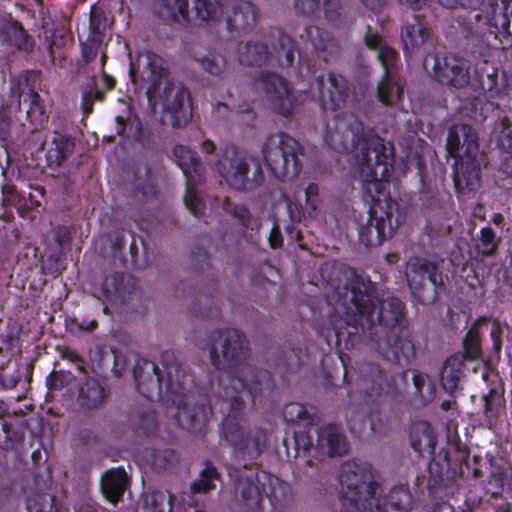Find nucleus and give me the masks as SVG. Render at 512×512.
<instances>
[{
	"label": "nucleus",
	"instance_id": "obj_1",
	"mask_svg": "<svg viewBox=\"0 0 512 512\" xmlns=\"http://www.w3.org/2000/svg\"><path fill=\"white\" fill-rule=\"evenodd\" d=\"M328 300L334 304L333 325L337 338L346 330L349 336L377 341V347L387 352L389 345L382 338L394 334L404 320V304L396 297L380 300L376 284L365 274L346 266L332 267L328 280Z\"/></svg>",
	"mask_w": 512,
	"mask_h": 512
},
{
	"label": "nucleus",
	"instance_id": "obj_2",
	"mask_svg": "<svg viewBox=\"0 0 512 512\" xmlns=\"http://www.w3.org/2000/svg\"><path fill=\"white\" fill-rule=\"evenodd\" d=\"M134 379L144 397L152 401L166 399L177 407V419L183 429L191 432L202 429L209 410L204 404L190 407L185 394L188 376L173 351L161 354L160 366L149 360L138 361Z\"/></svg>",
	"mask_w": 512,
	"mask_h": 512
},
{
	"label": "nucleus",
	"instance_id": "obj_3",
	"mask_svg": "<svg viewBox=\"0 0 512 512\" xmlns=\"http://www.w3.org/2000/svg\"><path fill=\"white\" fill-rule=\"evenodd\" d=\"M205 348L209 352L212 365L228 373V383L222 388L221 399L228 388H233L236 395H245L252 403L258 394L273 388L271 374L248 362V341L239 330L223 329L211 332Z\"/></svg>",
	"mask_w": 512,
	"mask_h": 512
},
{
	"label": "nucleus",
	"instance_id": "obj_4",
	"mask_svg": "<svg viewBox=\"0 0 512 512\" xmlns=\"http://www.w3.org/2000/svg\"><path fill=\"white\" fill-rule=\"evenodd\" d=\"M324 141L340 153L354 149V168L363 182L382 181L393 168V145L372 132L365 133L363 124L352 114L337 119L333 131L325 132Z\"/></svg>",
	"mask_w": 512,
	"mask_h": 512
},
{
	"label": "nucleus",
	"instance_id": "obj_5",
	"mask_svg": "<svg viewBox=\"0 0 512 512\" xmlns=\"http://www.w3.org/2000/svg\"><path fill=\"white\" fill-rule=\"evenodd\" d=\"M251 403L245 395H236L228 388L221 400V412L225 415L222 423V435L233 448L236 457L254 460L267 447L266 431L259 427H246L243 411Z\"/></svg>",
	"mask_w": 512,
	"mask_h": 512
},
{
	"label": "nucleus",
	"instance_id": "obj_6",
	"mask_svg": "<svg viewBox=\"0 0 512 512\" xmlns=\"http://www.w3.org/2000/svg\"><path fill=\"white\" fill-rule=\"evenodd\" d=\"M339 481L342 505L350 512H376L382 486L379 476L368 463L348 461L341 465Z\"/></svg>",
	"mask_w": 512,
	"mask_h": 512
},
{
	"label": "nucleus",
	"instance_id": "obj_7",
	"mask_svg": "<svg viewBox=\"0 0 512 512\" xmlns=\"http://www.w3.org/2000/svg\"><path fill=\"white\" fill-rule=\"evenodd\" d=\"M228 0H151V12L164 24L187 26L218 21Z\"/></svg>",
	"mask_w": 512,
	"mask_h": 512
},
{
	"label": "nucleus",
	"instance_id": "obj_8",
	"mask_svg": "<svg viewBox=\"0 0 512 512\" xmlns=\"http://www.w3.org/2000/svg\"><path fill=\"white\" fill-rule=\"evenodd\" d=\"M212 168L234 190L250 192L265 180L260 164L248 153L234 145L221 147Z\"/></svg>",
	"mask_w": 512,
	"mask_h": 512
},
{
	"label": "nucleus",
	"instance_id": "obj_9",
	"mask_svg": "<svg viewBox=\"0 0 512 512\" xmlns=\"http://www.w3.org/2000/svg\"><path fill=\"white\" fill-rule=\"evenodd\" d=\"M261 154L270 173L278 180L295 178L301 171L303 156L301 144L286 133L278 132L267 136L262 144Z\"/></svg>",
	"mask_w": 512,
	"mask_h": 512
},
{
	"label": "nucleus",
	"instance_id": "obj_10",
	"mask_svg": "<svg viewBox=\"0 0 512 512\" xmlns=\"http://www.w3.org/2000/svg\"><path fill=\"white\" fill-rule=\"evenodd\" d=\"M405 277L411 296L423 305L435 303L445 287L442 271L435 262L426 258H409Z\"/></svg>",
	"mask_w": 512,
	"mask_h": 512
},
{
	"label": "nucleus",
	"instance_id": "obj_11",
	"mask_svg": "<svg viewBox=\"0 0 512 512\" xmlns=\"http://www.w3.org/2000/svg\"><path fill=\"white\" fill-rule=\"evenodd\" d=\"M402 220L394 200L377 199L368 212L367 222L359 225V239L366 247L378 246L393 235Z\"/></svg>",
	"mask_w": 512,
	"mask_h": 512
},
{
	"label": "nucleus",
	"instance_id": "obj_12",
	"mask_svg": "<svg viewBox=\"0 0 512 512\" xmlns=\"http://www.w3.org/2000/svg\"><path fill=\"white\" fill-rule=\"evenodd\" d=\"M129 75L135 91L145 90L146 96L171 79L168 63L149 50L140 51L131 59Z\"/></svg>",
	"mask_w": 512,
	"mask_h": 512
},
{
	"label": "nucleus",
	"instance_id": "obj_13",
	"mask_svg": "<svg viewBox=\"0 0 512 512\" xmlns=\"http://www.w3.org/2000/svg\"><path fill=\"white\" fill-rule=\"evenodd\" d=\"M147 99L152 106L160 104L170 114L171 124L175 128L185 126L192 117L190 94L173 79L158 87L154 94L147 95Z\"/></svg>",
	"mask_w": 512,
	"mask_h": 512
},
{
	"label": "nucleus",
	"instance_id": "obj_14",
	"mask_svg": "<svg viewBox=\"0 0 512 512\" xmlns=\"http://www.w3.org/2000/svg\"><path fill=\"white\" fill-rule=\"evenodd\" d=\"M173 156L187 180V190L184 196L185 206L193 216L199 218L204 214L205 206L193 187L203 181L204 165L198 154L185 145H176L173 148Z\"/></svg>",
	"mask_w": 512,
	"mask_h": 512
},
{
	"label": "nucleus",
	"instance_id": "obj_15",
	"mask_svg": "<svg viewBox=\"0 0 512 512\" xmlns=\"http://www.w3.org/2000/svg\"><path fill=\"white\" fill-rule=\"evenodd\" d=\"M423 66L426 71H431L433 78L442 85L461 89L469 84V65L465 59L454 55L428 54Z\"/></svg>",
	"mask_w": 512,
	"mask_h": 512
},
{
	"label": "nucleus",
	"instance_id": "obj_16",
	"mask_svg": "<svg viewBox=\"0 0 512 512\" xmlns=\"http://www.w3.org/2000/svg\"><path fill=\"white\" fill-rule=\"evenodd\" d=\"M360 391L368 397L367 402H373L383 395L401 394L407 385V373L401 372L390 378L386 377L383 370L376 364H365L360 369Z\"/></svg>",
	"mask_w": 512,
	"mask_h": 512
},
{
	"label": "nucleus",
	"instance_id": "obj_17",
	"mask_svg": "<svg viewBox=\"0 0 512 512\" xmlns=\"http://www.w3.org/2000/svg\"><path fill=\"white\" fill-rule=\"evenodd\" d=\"M253 85L265 94L271 108L278 114L286 117L292 114L295 98L285 78L270 71H260L255 74Z\"/></svg>",
	"mask_w": 512,
	"mask_h": 512
},
{
	"label": "nucleus",
	"instance_id": "obj_18",
	"mask_svg": "<svg viewBox=\"0 0 512 512\" xmlns=\"http://www.w3.org/2000/svg\"><path fill=\"white\" fill-rule=\"evenodd\" d=\"M234 501L246 512H259L263 504L262 472L247 475L239 472L232 489Z\"/></svg>",
	"mask_w": 512,
	"mask_h": 512
},
{
	"label": "nucleus",
	"instance_id": "obj_19",
	"mask_svg": "<svg viewBox=\"0 0 512 512\" xmlns=\"http://www.w3.org/2000/svg\"><path fill=\"white\" fill-rule=\"evenodd\" d=\"M446 149L454 159L480 157L478 135L468 124L453 125L448 132Z\"/></svg>",
	"mask_w": 512,
	"mask_h": 512
},
{
	"label": "nucleus",
	"instance_id": "obj_20",
	"mask_svg": "<svg viewBox=\"0 0 512 512\" xmlns=\"http://www.w3.org/2000/svg\"><path fill=\"white\" fill-rule=\"evenodd\" d=\"M315 86L323 109L336 111L345 104L349 88L346 79L341 75L329 73L327 83L323 77H318Z\"/></svg>",
	"mask_w": 512,
	"mask_h": 512
},
{
	"label": "nucleus",
	"instance_id": "obj_21",
	"mask_svg": "<svg viewBox=\"0 0 512 512\" xmlns=\"http://www.w3.org/2000/svg\"><path fill=\"white\" fill-rule=\"evenodd\" d=\"M396 59V52L393 49H383L380 52V61L385 71L384 79L378 85V99L387 106L394 105L403 94V87L392 67Z\"/></svg>",
	"mask_w": 512,
	"mask_h": 512
},
{
	"label": "nucleus",
	"instance_id": "obj_22",
	"mask_svg": "<svg viewBox=\"0 0 512 512\" xmlns=\"http://www.w3.org/2000/svg\"><path fill=\"white\" fill-rule=\"evenodd\" d=\"M465 362L466 355L457 353L448 357L441 367L440 385L450 396L455 397L463 390V381L466 377Z\"/></svg>",
	"mask_w": 512,
	"mask_h": 512
},
{
	"label": "nucleus",
	"instance_id": "obj_23",
	"mask_svg": "<svg viewBox=\"0 0 512 512\" xmlns=\"http://www.w3.org/2000/svg\"><path fill=\"white\" fill-rule=\"evenodd\" d=\"M317 439L315 449L332 456H342L348 452V441L342 428L334 423H329L316 430Z\"/></svg>",
	"mask_w": 512,
	"mask_h": 512
},
{
	"label": "nucleus",
	"instance_id": "obj_24",
	"mask_svg": "<svg viewBox=\"0 0 512 512\" xmlns=\"http://www.w3.org/2000/svg\"><path fill=\"white\" fill-rule=\"evenodd\" d=\"M431 39V30L419 17L407 21L401 31L404 53L413 56Z\"/></svg>",
	"mask_w": 512,
	"mask_h": 512
},
{
	"label": "nucleus",
	"instance_id": "obj_25",
	"mask_svg": "<svg viewBox=\"0 0 512 512\" xmlns=\"http://www.w3.org/2000/svg\"><path fill=\"white\" fill-rule=\"evenodd\" d=\"M480 182L479 157L455 159L454 183L460 193L475 190Z\"/></svg>",
	"mask_w": 512,
	"mask_h": 512
},
{
	"label": "nucleus",
	"instance_id": "obj_26",
	"mask_svg": "<svg viewBox=\"0 0 512 512\" xmlns=\"http://www.w3.org/2000/svg\"><path fill=\"white\" fill-rule=\"evenodd\" d=\"M386 341L389 345L387 352L381 351L380 348L377 347V341L368 345L383 357L397 362H401L402 360L408 362L415 356V347L408 335L397 334L396 331H394V334L382 338V342Z\"/></svg>",
	"mask_w": 512,
	"mask_h": 512
},
{
	"label": "nucleus",
	"instance_id": "obj_27",
	"mask_svg": "<svg viewBox=\"0 0 512 512\" xmlns=\"http://www.w3.org/2000/svg\"><path fill=\"white\" fill-rule=\"evenodd\" d=\"M263 492L276 510H283L293 501V490L289 483L274 475L262 472Z\"/></svg>",
	"mask_w": 512,
	"mask_h": 512
},
{
	"label": "nucleus",
	"instance_id": "obj_28",
	"mask_svg": "<svg viewBox=\"0 0 512 512\" xmlns=\"http://www.w3.org/2000/svg\"><path fill=\"white\" fill-rule=\"evenodd\" d=\"M107 398L108 392L98 379L85 377L79 383L77 402L81 409H96L102 406Z\"/></svg>",
	"mask_w": 512,
	"mask_h": 512
},
{
	"label": "nucleus",
	"instance_id": "obj_29",
	"mask_svg": "<svg viewBox=\"0 0 512 512\" xmlns=\"http://www.w3.org/2000/svg\"><path fill=\"white\" fill-rule=\"evenodd\" d=\"M127 129L128 137H131L135 141L141 144L150 142L151 134L149 130L142 126L141 121L129 106H125L115 117L116 134L121 136Z\"/></svg>",
	"mask_w": 512,
	"mask_h": 512
},
{
	"label": "nucleus",
	"instance_id": "obj_30",
	"mask_svg": "<svg viewBox=\"0 0 512 512\" xmlns=\"http://www.w3.org/2000/svg\"><path fill=\"white\" fill-rule=\"evenodd\" d=\"M129 486V477L124 468L107 470L101 477V491L111 503L119 502Z\"/></svg>",
	"mask_w": 512,
	"mask_h": 512
},
{
	"label": "nucleus",
	"instance_id": "obj_31",
	"mask_svg": "<svg viewBox=\"0 0 512 512\" xmlns=\"http://www.w3.org/2000/svg\"><path fill=\"white\" fill-rule=\"evenodd\" d=\"M301 38L310 42L313 49L324 61H329L331 57L336 56L339 52V46L336 40L332 38L327 31L317 26L307 27L304 34H301Z\"/></svg>",
	"mask_w": 512,
	"mask_h": 512
},
{
	"label": "nucleus",
	"instance_id": "obj_32",
	"mask_svg": "<svg viewBox=\"0 0 512 512\" xmlns=\"http://www.w3.org/2000/svg\"><path fill=\"white\" fill-rule=\"evenodd\" d=\"M411 503V495L403 486H396L380 496L379 509L376 512H406Z\"/></svg>",
	"mask_w": 512,
	"mask_h": 512
},
{
	"label": "nucleus",
	"instance_id": "obj_33",
	"mask_svg": "<svg viewBox=\"0 0 512 512\" xmlns=\"http://www.w3.org/2000/svg\"><path fill=\"white\" fill-rule=\"evenodd\" d=\"M115 84V79L105 72L102 75L101 83L93 79V85L82 92L81 107L84 113L89 114L93 111V101H104L106 92L114 89Z\"/></svg>",
	"mask_w": 512,
	"mask_h": 512
},
{
	"label": "nucleus",
	"instance_id": "obj_34",
	"mask_svg": "<svg viewBox=\"0 0 512 512\" xmlns=\"http://www.w3.org/2000/svg\"><path fill=\"white\" fill-rule=\"evenodd\" d=\"M410 443L416 452H433L436 438L431 425L425 421L414 423L411 427Z\"/></svg>",
	"mask_w": 512,
	"mask_h": 512
},
{
	"label": "nucleus",
	"instance_id": "obj_35",
	"mask_svg": "<svg viewBox=\"0 0 512 512\" xmlns=\"http://www.w3.org/2000/svg\"><path fill=\"white\" fill-rule=\"evenodd\" d=\"M257 19V12L250 1L236 0L232 5V14L226 15L228 24L234 29L253 25Z\"/></svg>",
	"mask_w": 512,
	"mask_h": 512
},
{
	"label": "nucleus",
	"instance_id": "obj_36",
	"mask_svg": "<svg viewBox=\"0 0 512 512\" xmlns=\"http://www.w3.org/2000/svg\"><path fill=\"white\" fill-rule=\"evenodd\" d=\"M283 418L289 423H298L304 426L313 425L317 419L316 409L306 407L301 403L292 402L283 408Z\"/></svg>",
	"mask_w": 512,
	"mask_h": 512
},
{
	"label": "nucleus",
	"instance_id": "obj_37",
	"mask_svg": "<svg viewBox=\"0 0 512 512\" xmlns=\"http://www.w3.org/2000/svg\"><path fill=\"white\" fill-rule=\"evenodd\" d=\"M269 57L267 47L260 43H246L238 49L239 62L246 66H260Z\"/></svg>",
	"mask_w": 512,
	"mask_h": 512
},
{
	"label": "nucleus",
	"instance_id": "obj_38",
	"mask_svg": "<svg viewBox=\"0 0 512 512\" xmlns=\"http://www.w3.org/2000/svg\"><path fill=\"white\" fill-rule=\"evenodd\" d=\"M339 8V0H295V9L303 15H314L321 9L326 17L334 19Z\"/></svg>",
	"mask_w": 512,
	"mask_h": 512
},
{
	"label": "nucleus",
	"instance_id": "obj_39",
	"mask_svg": "<svg viewBox=\"0 0 512 512\" xmlns=\"http://www.w3.org/2000/svg\"><path fill=\"white\" fill-rule=\"evenodd\" d=\"M24 102L29 103V107L26 111L27 120L30 121L35 129L42 127L48 121V115L40 95L34 90H30Z\"/></svg>",
	"mask_w": 512,
	"mask_h": 512
},
{
	"label": "nucleus",
	"instance_id": "obj_40",
	"mask_svg": "<svg viewBox=\"0 0 512 512\" xmlns=\"http://www.w3.org/2000/svg\"><path fill=\"white\" fill-rule=\"evenodd\" d=\"M74 150V142L72 139L63 135L57 134L54 136L51 147L49 148L46 157L50 165H60L64 160L72 154Z\"/></svg>",
	"mask_w": 512,
	"mask_h": 512
},
{
	"label": "nucleus",
	"instance_id": "obj_41",
	"mask_svg": "<svg viewBox=\"0 0 512 512\" xmlns=\"http://www.w3.org/2000/svg\"><path fill=\"white\" fill-rule=\"evenodd\" d=\"M129 425L134 431L150 434L156 426V416L150 407L138 408L131 413Z\"/></svg>",
	"mask_w": 512,
	"mask_h": 512
},
{
	"label": "nucleus",
	"instance_id": "obj_42",
	"mask_svg": "<svg viewBox=\"0 0 512 512\" xmlns=\"http://www.w3.org/2000/svg\"><path fill=\"white\" fill-rule=\"evenodd\" d=\"M488 23L490 28L495 29V33L511 35L509 6L506 4L492 5L488 14Z\"/></svg>",
	"mask_w": 512,
	"mask_h": 512
},
{
	"label": "nucleus",
	"instance_id": "obj_43",
	"mask_svg": "<svg viewBox=\"0 0 512 512\" xmlns=\"http://www.w3.org/2000/svg\"><path fill=\"white\" fill-rule=\"evenodd\" d=\"M5 35L7 41L19 50L29 52L34 48L33 38L28 35L20 23L16 21L7 25Z\"/></svg>",
	"mask_w": 512,
	"mask_h": 512
},
{
	"label": "nucleus",
	"instance_id": "obj_44",
	"mask_svg": "<svg viewBox=\"0 0 512 512\" xmlns=\"http://www.w3.org/2000/svg\"><path fill=\"white\" fill-rule=\"evenodd\" d=\"M220 205L223 210L237 219L242 226L252 230L259 228V223L255 221L249 209L243 204H234L228 197L220 199Z\"/></svg>",
	"mask_w": 512,
	"mask_h": 512
},
{
	"label": "nucleus",
	"instance_id": "obj_45",
	"mask_svg": "<svg viewBox=\"0 0 512 512\" xmlns=\"http://www.w3.org/2000/svg\"><path fill=\"white\" fill-rule=\"evenodd\" d=\"M195 60L205 72L214 77L224 78L229 70L225 57L218 53H209Z\"/></svg>",
	"mask_w": 512,
	"mask_h": 512
},
{
	"label": "nucleus",
	"instance_id": "obj_46",
	"mask_svg": "<svg viewBox=\"0 0 512 512\" xmlns=\"http://www.w3.org/2000/svg\"><path fill=\"white\" fill-rule=\"evenodd\" d=\"M412 381L415 388L414 393L420 398L423 405H427L435 399L436 386L428 375L421 372H414Z\"/></svg>",
	"mask_w": 512,
	"mask_h": 512
},
{
	"label": "nucleus",
	"instance_id": "obj_47",
	"mask_svg": "<svg viewBox=\"0 0 512 512\" xmlns=\"http://www.w3.org/2000/svg\"><path fill=\"white\" fill-rule=\"evenodd\" d=\"M219 479V473L217 469L207 464L206 467L200 472L199 478L191 484V492L196 493H207L210 490L215 489V482Z\"/></svg>",
	"mask_w": 512,
	"mask_h": 512
},
{
	"label": "nucleus",
	"instance_id": "obj_48",
	"mask_svg": "<svg viewBox=\"0 0 512 512\" xmlns=\"http://www.w3.org/2000/svg\"><path fill=\"white\" fill-rule=\"evenodd\" d=\"M476 249L483 256L493 255L499 245L500 239L491 227H484L476 239Z\"/></svg>",
	"mask_w": 512,
	"mask_h": 512
},
{
	"label": "nucleus",
	"instance_id": "obj_49",
	"mask_svg": "<svg viewBox=\"0 0 512 512\" xmlns=\"http://www.w3.org/2000/svg\"><path fill=\"white\" fill-rule=\"evenodd\" d=\"M277 61L282 66H290L294 61V43L286 34H279L278 47H274Z\"/></svg>",
	"mask_w": 512,
	"mask_h": 512
},
{
	"label": "nucleus",
	"instance_id": "obj_50",
	"mask_svg": "<svg viewBox=\"0 0 512 512\" xmlns=\"http://www.w3.org/2000/svg\"><path fill=\"white\" fill-rule=\"evenodd\" d=\"M171 496L156 491L146 496L144 510L146 512H171Z\"/></svg>",
	"mask_w": 512,
	"mask_h": 512
},
{
	"label": "nucleus",
	"instance_id": "obj_51",
	"mask_svg": "<svg viewBox=\"0 0 512 512\" xmlns=\"http://www.w3.org/2000/svg\"><path fill=\"white\" fill-rule=\"evenodd\" d=\"M479 88L484 92H498V71L493 68L483 69L481 71L477 70Z\"/></svg>",
	"mask_w": 512,
	"mask_h": 512
},
{
	"label": "nucleus",
	"instance_id": "obj_52",
	"mask_svg": "<svg viewBox=\"0 0 512 512\" xmlns=\"http://www.w3.org/2000/svg\"><path fill=\"white\" fill-rule=\"evenodd\" d=\"M124 275L120 273H113L105 278L102 284V290L107 298L115 296H124L125 290L122 287Z\"/></svg>",
	"mask_w": 512,
	"mask_h": 512
},
{
	"label": "nucleus",
	"instance_id": "obj_53",
	"mask_svg": "<svg viewBox=\"0 0 512 512\" xmlns=\"http://www.w3.org/2000/svg\"><path fill=\"white\" fill-rule=\"evenodd\" d=\"M106 28V17L103 10L99 8H92L90 13L89 29L93 36V41L101 42V36Z\"/></svg>",
	"mask_w": 512,
	"mask_h": 512
},
{
	"label": "nucleus",
	"instance_id": "obj_54",
	"mask_svg": "<svg viewBox=\"0 0 512 512\" xmlns=\"http://www.w3.org/2000/svg\"><path fill=\"white\" fill-rule=\"evenodd\" d=\"M464 349L466 355L470 358H476L480 353V336L476 325L471 327L467 332L464 341Z\"/></svg>",
	"mask_w": 512,
	"mask_h": 512
},
{
	"label": "nucleus",
	"instance_id": "obj_55",
	"mask_svg": "<svg viewBox=\"0 0 512 512\" xmlns=\"http://www.w3.org/2000/svg\"><path fill=\"white\" fill-rule=\"evenodd\" d=\"M54 498L48 494H35L27 499L28 512H49Z\"/></svg>",
	"mask_w": 512,
	"mask_h": 512
},
{
	"label": "nucleus",
	"instance_id": "obj_56",
	"mask_svg": "<svg viewBox=\"0 0 512 512\" xmlns=\"http://www.w3.org/2000/svg\"><path fill=\"white\" fill-rule=\"evenodd\" d=\"M484 401V412L487 418L495 417L501 407L502 398L501 395L494 389H491L489 393L483 396Z\"/></svg>",
	"mask_w": 512,
	"mask_h": 512
},
{
	"label": "nucleus",
	"instance_id": "obj_57",
	"mask_svg": "<svg viewBox=\"0 0 512 512\" xmlns=\"http://www.w3.org/2000/svg\"><path fill=\"white\" fill-rule=\"evenodd\" d=\"M438 3L448 9L462 8L475 11L483 4V0H438Z\"/></svg>",
	"mask_w": 512,
	"mask_h": 512
},
{
	"label": "nucleus",
	"instance_id": "obj_58",
	"mask_svg": "<svg viewBox=\"0 0 512 512\" xmlns=\"http://www.w3.org/2000/svg\"><path fill=\"white\" fill-rule=\"evenodd\" d=\"M73 379V375L66 371H53L47 377V384L50 389H60Z\"/></svg>",
	"mask_w": 512,
	"mask_h": 512
},
{
	"label": "nucleus",
	"instance_id": "obj_59",
	"mask_svg": "<svg viewBox=\"0 0 512 512\" xmlns=\"http://www.w3.org/2000/svg\"><path fill=\"white\" fill-rule=\"evenodd\" d=\"M305 197L306 203L305 208L309 214L312 216L314 212H316L319 200H318V186L314 183H310L305 189Z\"/></svg>",
	"mask_w": 512,
	"mask_h": 512
},
{
	"label": "nucleus",
	"instance_id": "obj_60",
	"mask_svg": "<svg viewBox=\"0 0 512 512\" xmlns=\"http://www.w3.org/2000/svg\"><path fill=\"white\" fill-rule=\"evenodd\" d=\"M295 445L297 453L295 455L296 458L301 457V451L303 453H306L307 451H310V449L314 446L310 437L305 435H296L295 436Z\"/></svg>",
	"mask_w": 512,
	"mask_h": 512
},
{
	"label": "nucleus",
	"instance_id": "obj_61",
	"mask_svg": "<svg viewBox=\"0 0 512 512\" xmlns=\"http://www.w3.org/2000/svg\"><path fill=\"white\" fill-rule=\"evenodd\" d=\"M174 458V452L172 450H164L159 452L154 457V465L160 469H164L167 464Z\"/></svg>",
	"mask_w": 512,
	"mask_h": 512
},
{
	"label": "nucleus",
	"instance_id": "obj_62",
	"mask_svg": "<svg viewBox=\"0 0 512 512\" xmlns=\"http://www.w3.org/2000/svg\"><path fill=\"white\" fill-rule=\"evenodd\" d=\"M136 190L139 192L144 198H151L155 195V186L150 180L139 181L136 183Z\"/></svg>",
	"mask_w": 512,
	"mask_h": 512
},
{
	"label": "nucleus",
	"instance_id": "obj_63",
	"mask_svg": "<svg viewBox=\"0 0 512 512\" xmlns=\"http://www.w3.org/2000/svg\"><path fill=\"white\" fill-rule=\"evenodd\" d=\"M269 244L272 249L280 248L283 245V238L277 226H274L270 232Z\"/></svg>",
	"mask_w": 512,
	"mask_h": 512
},
{
	"label": "nucleus",
	"instance_id": "obj_64",
	"mask_svg": "<svg viewBox=\"0 0 512 512\" xmlns=\"http://www.w3.org/2000/svg\"><path fill=\"white\" fill-rule=\"evenodd\" d=\"M501 145L509 150H512V128H506L501 133Z\"/></svg>",
	"mask_w": 512,
	"mask_h": 512
}]
</instances>
